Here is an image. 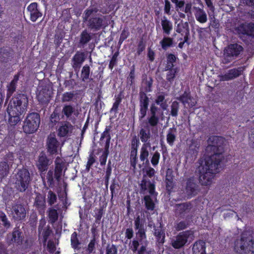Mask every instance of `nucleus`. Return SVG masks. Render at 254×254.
<instances>
[{
  "label": "nucleus",
  "mask_w": 254,
  "mask_h": 254,
  "mask_svg": "<svg viewBox=\"0 0 254 254\" xmlns=\"http://www.w3.org/2000/svg\"><path fill=\"white\" fill-rule=\"evenodd\" d=\"M23 238L22 232L20 229L15 227L12 233L7 234L5 240L8 245L19 246L22 244Z\"/></svg>",
  "instance_id": "nucleus-11"
},
{
  "label": "nucleus",
  "mask_w": 254,
  "mask_h": 254,
  "mask_svg": "<svg viewBox=\"0 0 254 254\" xmlns=\"http://www.w3.org/2000/svg\"><path fill=\"white\" fill-rule=\"evenodd\" d=\"M74 112V108L71 105H65L62 109V114L65 116L66 118L70 117Z\"/></svg>",
  "instance_id": "nucleus-49"
},
{
  "label": "nucleus",
  "mask_w": 254,
  "mask_h": 254,
  "mask_svg": "<svg viewBox=\"0 0 254 254\" xmlns=\"http://www.w3.org/2000/svg\"><path fill=\"white\" fill-rule=\"evenodd\" d=\"M176 137L177 128L174 127L169 128L166 136V140L169 145L172 146L174 145Z\"/></svg>",
  "instance_id": "nucleus-39"
},
{
  "label": "nucleus",
  "mask_w": 254,
  "mask_h": 254,
  "mask_svg": "<svg viewBox=\"0 0 254 254\" xmlns=\"http://www.w3.org/2000/svg\"><path fill=\"white\" fill-rule=\"evenodd\" d=\"M175 183L172 177L167 176L166 178V187L168 191L171 192L174 187Z\"/></svg>",
  "instance_id": "nucleus-64"
},
{
  "label": "nucleus",
  "mask_w": 254,
  "mask_h": 254,
  "mask_svg": "<svg viewBox=\"0 0 254 254\" xmlns=\"http://www.w3.org/2000/svg\"><path fill=\"white\" fill-rule=\"evenodd\" d=\"M40 124L39 114L36 112L29 113L23 122V131L26 134L33 133L37 130Z\"/></svg>",
  "instance_id": "nucleus-6"
},
{
  "label": "nucleus",
  "mask_w": 254,
  "mask_h": 254,
  "mask_svg": "<svg viewBox=\"0 0 254 254\" xmlns=\"http://www.w3.org/2000/svg\"><path fill=\"white\" fill-rule=\"evenodd\" d=\"M149 126L147 123V125L141 128L138 132V136L143 144L151 143L150 139L152 135Z\"/></svg>",
  "instance_id": "nucleus-22"
},
{
  "label": "nucleus",
  "mask_w": 254,
  "mask_h": 254,
  "mask_svg": "<svg viewBox=\"0 0 254 254\" xmlns=\"http://www.w3.org/2000/svg\"><path fill=\"white\" fill-rule=\"evenodd\" d=\"M95 214L94 217L95 218V223L97 224H100L101 223V220L102 218L103 217L105 211L104 210V207L103 206H101L99 208H96L94 210Z\"/></svg>",
  "instance_id": "nucleus-44"
},
{
  "label": "nucleus",
  "mask_w": 254,
  "mask_h": 254,
  "mask_svg": "<svg viewBox=\"0 0 254 254\" xmlns=\"http://www.w3.org/2000/svg\"><path fill=\"white\" fill-rule=\"evenodd\" d=\"M0 220L2 222V225L6 229L10 228L11 226L10 222L8 220L6 214L2 211H0Z\"/></svg>",
  "instance_id": "nucleus-55"
},
{
  "label": "nucleus",
  "mask_w": 254,
  "mask_h": 254,
  "mask_svg": "<svg viewBox=\"0 0 254 254\" xmlns=\"http://www.w3.org/2000/svg\"><path fill=\"white\" fill-rule=\"evenodd\" d=\"M92 35L87 29L83 30L80 34L77 43L78 48H84L92 40Z\"/></svg>",
  "instance_id": "nucleus-23"
},
{
  "label": "nucleus",
  "mask_w": 254,
  "mask_h": 254,
  "mask_svg": "<svg viewBox=\"0 0 254 254\" xmlns=\"http://www.w3.org/2000/svg\"><path fill=\"white\" fill-rule=\"evenodd\" d=\"M27 10L30 12V19L32 22H35L42 16V13L38 8V3L32 2L27 7Z\"/></svg>",
  "instance_id": "nucleus-24"
},
{
  "label": "nucleus",
  "mask_w": 254,
  "mask_h": 254,
  "mask_svg": "<svg viewBox=\"0 0 254 254\" xmlns=\"http://www.w3.org/2000/svg\"><path fill=\"white\" fill-rule=\"evenodd\" d=\"M192 99L193 98L191 96L189 89L186 90L183 94L177 98V99L182 102L184 105H186L187 104H189L190 102V106L191 107H193L195 105L194 102H191Z\"/></svg>",
  "instance_id": "nucleus-34"
},
{
  "label": "nucleus",
  "mask_w": 254,
  "mask_h": 254,
  "mask_svg": "<svg viewBox=\"0 0 254 254\" xmlns=\"http://www.w3.org/2000/svg\"><path fill=\"white\" fill-rule=\"evenodd\" d=\"M54 177L56 180L59 182L61 181L63 170L64 167L65 162L60 157H57L55 161Z\"/></svg>",
  "instance_id": "nucleus-20"
},
{
  "label": "nucleus",
  "mask_w": 254,
  "mask_h": 254,
  "mask_svg": "<svg viewBox=\"0 0 254 254\" xmlns=\"http://www.w3.org/2000/svg\"><path fill=\"white\" fill-rule=\"evenodd\" d=\"M139 119L141 120L146 116L149 104V98L145 92L143 91L139 92Z\"/></svg>",
  "instance_id": "nucleus-13"
},
{
  "label": "nucleus",
  "mask_w": 254,
  "mask_h": 254,
  "mask_svg": "<svg viewBox=\"0 0 254 254\" xmlns=\"http://www.w3.org/2000/svg\"><path fill=\"white\" fill-rule=\"evenodd\" d=\"M48 216L49 217V222L52 224H54L58 219L59 214L57 210L50 208L48 212Z\"/></svg>",
  "instance_id": "nucleus-42"
},
{
  "label": "nucleus",
  "mask_w": 254,
  "mask_h": 254,
  "mask_svg": "<svg viewBox=\"0 0 254 254\" xmlns=\"http://www.w3.org/2000/svg\"><path fill=\"white\" fill-rule=\"evenodd\" d=\"M149 193L144 196L143 200L146 210L153 211L155 208V201H157L158 192L155 191V185L150 184L149 187Z\"/></svg>",
  "instance_id": "nucleus-9"
},
{
  "label": "nucleus",
  "mask_w": 254,
  "mask_h": 254,
  "mask_svg": "<svg viewBox=\"0 0 254 254\" xmlns=\"http://www.w3.org/2000/svg\"><path fill=\"white\" fill-rule=\"evenodd\" d=\"M109 154V148H105L102 154L99 157V161L101 166H104L107 162Z\"/></svg>",
  "instance_id": "nucleus-60"
},
{
  "label": "nucleus",
  "mask_w": 254,
  "mask_h": 254,
  "mask_svg": "<svg viewBox=\"0 0 254 254\" xmlns=\"http://www.w3.org/2000/svg\"><path fill=\"white\" fill-rule=\"evenodd\" d=\"M57 196L56 194L51 190H50L48 192L47 194V202L48 204L52 206L57 202Z\"/></svg>",
  "instance_id": "nucleus-54"
},
{
  "label": "nucleus",
  "mask_w": 254,
  "mask_h": 254,
  "mask_svg": "<svg viewBox=\"0 0 254 254\" xmlns=\"http://www.w3.org/2000/svg\"><path fill=\"white\" fill-rule=\"evenodd\" d=\"M34 204L39 211H44L46 208V201L44 197L37 196L35 198Z\"/></svg>",
  "instance_id": "nucleus-40"
},
{
  "label": "nucleus",
  "mask_w": 254,
  "mask_h": 254,
  "mask_svg": "<svg viewBox=\"0 0 254 254\" xmlns=\"http://www.w3.org/2000/svg\"><path fill=\"white\" fill-rule=\"evenodd\" d=\"M97 12L96 8L86 9L83 15V21L87 23L88 29L94 32L104 29L107 25L106 16L102 14L92 15Z\"/></svg>",
  "instance_id": "nucleus-3"
},
{
  "label": "nucleus",
  "mask_w": 254,
  "mask_h": 254,
  "mask_svg": "<svg viewBox=\"0 0 254 254\" xmlns=\"http://www.w3.org/2000/svg\"><path fill=\"white\" fill-rule=\"evenodd\" d=\"M160 159V153L158 151H156L153 154L150 160L151 163L154 167H156L158 165Z\"/></svg>",
  "instance_id": "nucleus-62"
},
{
  "label": "nucleus",
  "mask_w": 254,
  "mask_h": 254,
  "mask_svg": "<svg viewBox=\"0 0 254 254\" xmlns=\"http://www.w3.org/2000/svg\"><path fill=\"white\" fill-rule=\"evenodd\" d=\"M151 143L143 144L140 148L139 151V160L143 162V164L146 166L149 165L148 157L149 156V148H151Z\"/></svg>",
  "instance_id": "nucleus-21"
},
{
  "label": "nucleus",
  "mask_w": 254,
  "mask_h": 254,
  "mask_svg": "<svg viewBox=\"0 0 254 254\" xmlns=\"http://www.w3.org/2000/svg\"><path fill=\"white\" fill-rule=\"evenodd\" d=\"M199 147V145L196 142L192 141L189 146V153L193 156H196L197 155Z\"/></svg>",
  "instance_id": "nucleus-53"
},
{
  "label": "nucleus",
  "mask_w": 254,
  "mask_h": 254,
  "mask_svg": "<svg viewBox=\"0 0 254 254\" xmlns=\"http://www.w3.org/2000/svg\"><path fill=\"white\" fill-rule=\"evenodd\" d=\"M155 103H152L149 109V116L147 118V123L151 127H155L159 123L160 118L158 114L163 115L161 108H159Z\"/></svg>",
  "instance_id": "nucleus-10"
},
{
  "label": "nucleus",
  "mask_w": 254,
  "mask_h": 254,
  "mask_svg": "<svg viewBox=\"0 0 254 254\" xmlns=\"http://www.w3.org/2000/svg\"><path fill=\"white\" fill-rule=\"evenodd\" d=\"M153 235L155 236L156 243L159 245H162L165 242V231L163 228L161 224L159 226L154 225Z\"/></svg>",
  "instance_id": "nucleus-19"
},
{
  "label": "nucleus",
  "mask_w": 254,
  "mask_h": 254,
  "mask_svg": "<svg viewBox=\"0 0 254 254\" xmlns=\"http://www.w3.org/2000/svg\"><path fill=\"white\" fill-rule=\"evenodd\" d=\"M192 254H206V245L203 240L196 241L193 245Z\"/></svg>",
  "instance_id": "nucleus-31"
},
{
  "label": "nucleus",
  "mask_w": 254,
  "mask_h": 254,
  "mask_svg": "<svg viewBox=\"0 0 254 254\" xmlns=\"http://www.w3.org/2000/svg\"><path fill=\"white\" fill-rule=\"evenodd\" d=\"M111 127L110 126H106L104 131L101 133L100 138V142L101 144L105 143L104 148H109L111 136L110 134Z\"/></svg>",
  "instance_id": "nucleus-29"
},
{
  "label": "nucleus",
  "mask_w": 254,
  "mask_h": 254,
  "mask_svg": "<svg viewBox=\"0 0 254 254\" xmlns=\"http://www.w3.org/2000/svg\"><path fill=\"white\" fill-rule=\"evenodd\" d=\"M243 51V47L237 44H231L225 48L223 55L222 63L228 64L236 59Z\"/></svg>",
  "instance_id": "nucleus-7"
},
{
  "label": "nucleus",
  "mask_w": 254,
  "mask_h": 254,
  "mask_svg": "<svg viewBox=\"0 0 254 254\" xmlns=\"http://www.w3.org/2000/svg\"><path fill=\"white\" fill-rule=\"evenodd\" d=\"M179 107V103L176 101H173L171 105L170 115L173 117H177Z\"/></svg>",
  "instance_id": "nucleus-52"
},
{
  "label": "nucleus",
  "mask_w": 254,
  "mask_h": 254,
  "mask_svg": "<svg viewBox=\"0 0 254 254\" xmlns=\"http://www.w3.org/2000/svg\"><path fill=\"white\" fill-rule=\"evenodd\" d=\"M86 59L84 52L77 51L72 58V67L74 71H78Z\"/></svg>",
  "instance_id": "nucleus-18"
},
{
  "label": "nucleus",
  "mask_w": 254,
  "mask_h": 254,
  "mask_svg": "<svg viewBox=\"0 0 254 254\" xmlns=\"http://www.w3.org/2000/svg\"><path fill=\"white\" fill-rule=\"evenodd\" d=\"M28 103V98L25 93H16L12 97L7 108L10 126H15L20 121V116L27 110Z\"/></svg>",
  "instance_id": "nucleus-2"
},
{
  "label": "nucleus",
  "mask_w": 254,
  "mask_h": 254,
  "mask_svg": "<svg viewBox=\"0 0 254 254\" xmlns=\"http://www.w3.org/2000/svg\"><path fill=\"white\" fill-rule=\"evenodd\" d=\"M165 70L168 71L166 74V80L170 83H172L173 82L178 72L177 68L172 69Z\"/></svg>",
  "instance_id": "nucleus-51"
},
{
  "label": "nucleus",
  "mask_w": 254,
  "mask_h": 254,
  "mask_svg": "<svg viewBox=\"0 0 254 254\" xmlns=\"http://www.w3.org/2000/svg\"><path fill=\"white\" fill-rule=\"evenodd\" d=\"M161 26L164 34L167 35L171 34L173 30V24L165 16H163V19L161 20Z\"/></svg>",
  "instance_id": "nucleus-38"
},
{
  "label": "nucleus",
  "mask_w": 254,
  "mask_h": 254,
  "mask_svg": "<svg viewBox=\"0 0 254 254\" xmlns=\"http://www.w3.org/2000/svg\"><path fill=\"white\" fill-rule=\"evenodd\" d=\"M32 178L26 168L18 169L13 177V184L15 190L19 192H24L30 186Z\"/></svg>",
  "instance_id": "nucleus-5"
},
{
  "label": "nucleus",
  "mask_w": 254,
  "mask_h": 254,
  "mask_svg": "<svg viewBox=\"0 0 254 254\" xmlns=\"http://www.w3.org/2000/svg\"><path fill=\"white\" fill-rule=\"evenodd\" d=\"M166 94L164 92H161L157 95L154 100V103L160 106L162 111H165L168 108L167 101L165 99Z\"/></svg>",
  "instance_id": "nucleus-36"
},
{
  "label": "nucleus",
  "mask_w": 254,
  "mask_h": 254,
  "mask_svg": "<svg viewBox=\"0 0 254 254\" xmlns=\"http://www.w3.org/2000/svg\"><path fill=\"white\" fill-rule=\"evenodd\" d=\"M72 130L73 126L69 122H62L58 129V135L60 137H67Z\"/></svg>",
  "instance_id": "nucleus-25"
},
{
  "label": "nucleus",
  "mask_w": 254,
  "mask_h": 254,
  "mask_svg": "<svg viewBox=\"0 0 254 254\" xmlns=\"http://www.w3.org/2000/svg\"><path fill=\"white\" fill-rule=\"evenodd\" d=\"M135 66L134 64H133L130 67L129 75L127 77V82L130 85H131L134 83L135 79Z\"/></svg>",
  "instance_id": "nucleus-58"
},
{
  "label": "nucleus",
  "mask_w": 254,
  "mask_h": 254,
  "mask_svg": "<svg viewBox=\"0 0 254 254\" xmlns=\"http://www.w3.org/2000/svg\"><path fill=\"white\" fill-rule=\"evenodd\" d=\"M37 98L41 104H47L51 99V96L49 93V90L46 88H43L37 94Z\"/></svg>",
  "instance_id": "nucleus-32"
},
{
  "label": "nucleus",
  "mask_w": 254,
  "mask_h": 254,
  "mask_svg": "<svg viewBox=\"0 0 254 254\" xmlns=\"http://www.w3.org/2000/svg\"><path fill=\"white\" fill-rule=\"evenodd\" d=\"M185 190L188 197L190 198L197 194L199 186L193 177H190L187 179Z\"/></svg>",
  "instance_id": "nucleus-15"
},
{
  "label": "nucleus",
  "mask_w": 254,
  "mask_h": 254,
  "mask_svg": "<svg viewBox=\"0 0 254 254\" xmlns=\"http://www.w3.org/2000/svg\"><path fill=\"white\" fill-rule=\"evenodd\" d=\"M11 214L15 220H23L26 217V210L23 205L15 203L12 205Z\"/></svg>",
  "instance_id": "nucleus-17"
},
{
  "label": "nucleus",
  "mask_w": 254,
  "mask_h": 254,
  "mask_svg": "<svg viewBox=\"0 0 254 254\" xmlns=\"http://www.w3.org/2000/svg\"><path fill=\"white\" fill-rule=\"evenodd\" d=\"M153 79L152 78V77H149V79H147V78H146V79L145 80L144 79H143V83L144 84H145V86L144 87V92H145L146 93H149V92H152V84H153Z\"/></svg>",
  "instance_id": "nucleus-59"
},
{
  "label": "nucleus",
  "mask_w": 254,
  "mask_h": 254,
  "mask_svg": "<svg viewBox=\"0 0 254 254\" xmlns=\"http://www.w3.org/2000/svg\"><path fill=\"white\" fill-rule=\"evenodd\" d=\"M49 159L44 152H42L36 163V166L40 173L43 180L45 179V174L50 165Z\"/></svg>",
  "instance_id": "nucleus-12"
},
{
  "label": "nucleus",
  "mask_w": 254,
  "mask_h": 254,
  "mask_svg": "<svg viewBox=\"0 0 254 254\" xmlns=\"http://www.w3.org/2000/svg\"><path fill=\"white\" fill-rule=\"evenodd\" d=\"M70 242L71 247L74 249H77L80 244V243L77 238V233L76 232H74L71 234Z\"/></svg>",
  "instance_id": "nucleus-57"
},
{
  "label": "nucleus",
  "mask_w": 254,
  "mask_h": 254,
  "mask_svg": "<svg viewBox=\"0 0 254 254\" xmlns=\"http://www.w3.org/2000/svg\"><path fill=\"white\" fill-rule=\"evenodd\" d=\"M237 33L239 35H247L254 37V23H243L239 25L235 29Z\"/></svg>",
  "instance_id": "nucleus-14"
},
{
  "label": "nucleus",
  "mask_w": 254,
  "mask_h": 254,
  "mask_svg": "<svg viewBox=\"0 0 254 254\" xmlns=\"http://www.w3.org/2000/svg\"><path fill=\"white\" fill-rule=\"evenodd\" d=\"M54 175V174L52 170H49L48 171L46 175V180L49 187H46L47 189H48L49 188H53L55 186Z\"/></svg>",
  "instance_id": "nucleus-50"
},
{
  "label": "nucleus",
  "mask_w": 254,
  "mask_h": 254,
  "mask_svg": "<svg viewBox=\"0 0 254 254\" xmlns=\"http://www.w3.org/2000/svg\"><path fill=\"white\" fill-rule=\"evenodd\" d=\"M176 208L179 215L182 217L191 209L192 204L190 202L177 204Z\"/></svg>",
  "instance_id": "nucleus-37"
},
{
  "label": "nucleus",
  "mask_w": 254,
  "mask_h": 254,
  "mask_svg": "<svg viewBox=\"0 0 254 254\" xmlns=\"http://www.w3.org/2000/svg\"><path fill=\"white\" fill-rule=\"evenodd\" d=\"M207 149L212 152L211 155L205 159L203 171L200 172L199 182L202 185H210L215 175L219 172V165L223 158L224 138L219 136H212L208 139Z\"/></svg>",
  "instance_id": "nucleus-1"
},
{
  "label": "nucleus",
  "mask_w": 254,
  "mask_h": 254,
  "mask_svg": "<svg viewBox=\"0 0 254 254\" xmlns=\"http://www.w3.org/2000/svg\"><path fill=\"white\" fill-rule=\"evenodd\" d=\"M45 224V223H44L43 224H40L38 226V230L39 235L42 234V236L43 237V242L45 244L49 236L52 234V230L49 225L47 226L45 228L43 229Z\"/></svg>",
  "instance_id": "nucleus-35"
},
{
  "label": "nucleus",
  "mask_w": 254,
  "mask_h": 254,
  "mask_svg": "<svg viewBox=\"0 0 254 254\" xmlns=\"http://www.w3.org/2000/svg\"><path fill=\"white\" fill-rule=\"evenodd\" d=\"M59 145L60 142L56 138L55 134H50L48 136L46 142L47 150L50 155L58 153Z\"/></svg>",
  "instance_id": "nucleus-16"
},
{
  "label": "nucleus",
  "mask_w": 254,
  "mask_h": 254,
  "mask_svg": "<svg viewBox=\"0 0 254 254\" xmlns=\"http://www.w3.org/2000/svg\"><path fill=\"white\" fill-rule=\"evenodd\" d=\"M160 44L163 50L166 51L169 48L173 46V39L169 37H164L160 42Z\"/></svg>",
  "instance_id": "nucleus-43"
},
{
  "label": "nucleus",
  "mask_w": 254,
  "mask_h": 254,
  "mask_svg": "<svg viewBox=\"0 0 254 254\" xmlns=\"http://www.w3.org/2000/svg\"><path fill=\"white\" fill-rule=\"evenodd\" d=\"M194 16L196 20L200 23H204L207 21V16L205 11L199 7L194 6Z\"/></svg>",
  "instance_id": "nucleus-33"
},
{
  "label": "nucleus",
  "mask_w": 254,
  "mask_h": 254,
  "mask_svg": "<svg viewBox=\"0 0 254 254\" xmlns=\"http://www.w3.org/2000/svg\"><path fill=\"white\" fill-rule=\"evenodd\" d=\"M13 55V52L10 48L3 47L0 48V63H8L12 58Z\"/></svg>",
  "instance_id": "nucleus-26"
},
{
  "label": "nucleus",
  "mask_w": 254,
  "mask_h": 254,
  "mask_svg": "<svg viewBox=\"0 0 254 254\" xmlns=\"http://www.w3.org/2000/svg\"><path fill=\"white\" fill-rule=\"evenodd\" d=\"M176 31L181 34L184 37L189 38L190 35L189 25L188 22H184L182 20L178 24Z\"/></svg>",
  "instance_id": "nucleus-30"
},
{
  "label": "nucleus",
  "mask_w": 254,
  "mask_h": 254,
  "mask_svg": "<svg viewBox=\"0 0 254 254\" xmlns=\"http://www.w3.org/2000/svg\"><path fill=\"white\" fill-rule=\"evenodd\" d=\"M146 48L145 42L141 38L137 43L136 46V55L139 56L145 50Z\"/></svg>",
  "instance_id": "nucleus-61"
},
{
  "label": "nucleus",
  "mask_w": 254,
  "mask_h": 254,
  "mask_svg": "<svg viewBox=\"0 0 254 254\" xmlns=\"http://www.w3.org/2000/svg\"><path fill=\"white\" fill-rule=\"evenodd\" d=\"M150 184L155 185L154 183L151 182L150 180L142 179L140 184V190L141 191H145L147 190H149V187Z\"/></svg>",
  "instance_id": "nucleus-63"
},
{
  "label": "nucleus",
  "mask_w": 254,
  "mask_h": 254,
  "mask_svg": "<svg viewBox=\"0 0 254 254\" xmlns=\"http://www.w3.org/2000/svg\"><path fill=\"white\" fill-rule=\"evenodd\" d=\"M254 233L244 231L241 234L240 240L235 242L234 249L240 254H249L254 253Z\"/></svg>",
  "instance_id": "nucleus-4"
},
{
  "label": "nucleus",
  "mask_w": 254,
  "mask_h": 254,
  "mask_svg": "<svg viewBox=\"0 0 254 254\" xmlns=\"http://www.w3.org/2000/svg\"><path fill=\"white\" fill-rule=\"evenodd\" d=\"M90 68L88 64L84 65L81 70V79L83 82L87 80L90 76Z\"/></svg>",
  "instance_id": "nucleus-46"
},
{
  "label": "nucleus",
  "mask_w": 254,
  "mask_h": 254,
  "mask_svg": "<svg viewBox=\"0 0 254 254\" xmlns=\"http://www.w3.org/2000/svg\"><path fill=\"white\" fill-rule=\"evenodd\" d=\"M139 144V139L136 135H134L131 139L130 151H138Z\"/></svg>",
  "instance_id": "nucleus-56"
},
{
  "label": "nucleus",
  "mask_w": 254,
  "mask_h": 254,
  "mask_svg": "<svg viewBox=\"0 0 254 254\" xmlns=\"http://www.w3.org/2000/svg\"><path fill=\"white\" fill-rule=\"evenodd\" d=\"M137 151H130L129 154V163L130 167L133 169L136 168V165L137 164Z\"/></svg>",
  "instance_id": "nucleus-48"
},
{
  "label": "nucleus",
  "mask_w": 254,
  "mask_h": 254,
  "mask_svg": "<svg viewBox=\"0 0 254 254\" xmlns=\"http://www.w3.org/2000/svg\"><path fill=\"white\" fill-rule=\"evenodd\" d=\"M123 99L122 92H120L117 95H115V101L113 103L112 108L110 109V113H118L119 105L121 104Z\"/></svg>",
  "instance_id": "nucleus-41"
},
{
  "label": "nucleus",
  "mask_w": 254,
  "mask_h": 254,
  "mask_svg": "<svg viewBox=\"0 0 254 254\" xmlns=\"http://www.w3.org/2000/svg\"><path fill=\"white\" fill-rule=\"evenodd\" d=\"M242 72V67L231 69L225 74L221 76V80L222 81H228L233 79L239 76Z\"/></svg>",
  "instance_id": "nucleus-27"
},
{
  "label": "nucleus",
  "mask_w": 254,
  "mask_h": 254,
  "mask_svg": "<svg viewBox=\"0 0 254 254\" xmlns=\"http://www.w3.org/2000/svg\"><path fill=\"white\" fill-rule=\"evenodd\" d=\"M193 233L190 230H187L179 233L171 240V245L175 249H179L187 243L189 238L193 236Z\"/></svg>",
  "instance_id": "nucleus-8"
},
{
  "label": "nucleus",
  "mask_w": 254,
  "mask_h": 254,
  "mask_svg": "<svg viewBox=\"0 0 254 254\" xmlns=\"http://www.w3.org/2000/svg\"><path fill=\"white\" fill-rule=\"evenodd\" d=\"M139 241L134 239L131 241H130L129 248L133 253H136V254H145L146 252V246L142 245L139 248Z\"/></svg>",
  "instance_id": "nucleus-28"
},
{
  "label": "nucleus",
  "mask_w": 254,
  "mask_h": 254,
  "mask_svg": "<svg viewBox=\"0 0 254 254\" xmlns=\"http://www.w3.org/2000/svg\"><path fill=\"white\" fill-rule=\"evenodd\" d=\"M120 189V186L119 183L115 179H113L112 181V183L110 187L111 194V199L113 198L114 195L117 194Z\"/></svg>",
  "instance_id": "nucleus-47"
},
{
  "label": "nucleus",
  "mask_w": 254,
  "mask_h": 254,
  "mask_svg": "<svg viewBox=\"0 0 254 254\" xmlns=\"http://www.w3.org/2000/svg\"><path fill=\"white\" fill-rule=\"evenodd\" d=\"M9 172V164L3 161L0 162V175L6 177Z\"/></svg>",
  "instance_id": "nucleus-45"
}]
</instances>
